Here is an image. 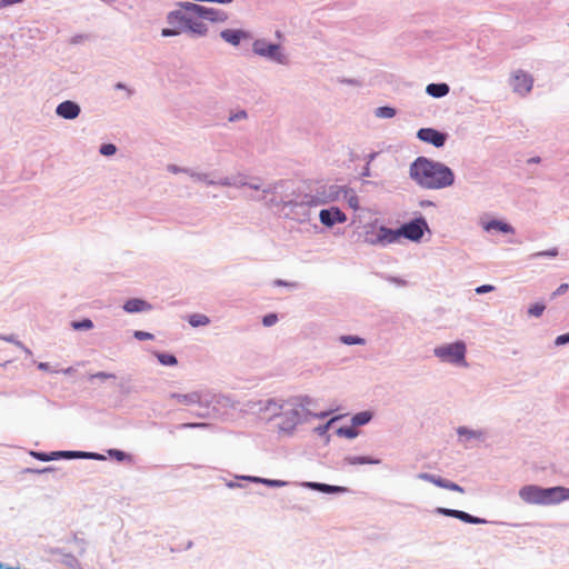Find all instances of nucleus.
<instances>
[{
	"mask_svg": "<svg viewBox=\"0 0 569 569\" xmlns=\"http://www.w3.org/2000/svg\"><path fill=\"white\" fill-rule=\"evenodd\" d=\"M411 178L422 188L441 189L453 183L455 176L447 166L419 157L410 166Z\"/></svg>",
	"mask_w": 569,
	"mask_h": 569,
	"instance_id": "nucleus-1",
	"label": "nucleus"
},
{
	"mask_svg": "<svg viewBox=\"0 0 569 569\" xmlns=\"http://www.w3.org/2000/svg\"><path fill=\"white\" fill-rule=\"evenodd\" d=\"M519 496L525 502L530 505H556L569 499V488L561 486L541 488L529 485L519 490Z\"/></svg>",
	"mask_w": 569,
	"mask_h": 569,
	"instance_id": "nucleus-2",
	"label": "nucleus"
},
{
	"mask_svg": "<svg viewBox=\"0 0 569 569\" xmlns=\"http://www.w3.org/2000/svg\"><path fill=\"white\" fill-rule=\"evenodd\" d=\"M466 352V343L462 341L440 346L433 350L435 356L438 357L441 361L463 367H467Z\"/></svg>",
	"mask_w": 569,
	"mask_h": 569,
	"instance_id": "nucleus-3",
	"label": "nucleus"
},
{
	"mask_svg": "<svg viewBox=\"0 0 569 569\" xmlns=\"http://www.w3.org/2000/svg\"><path fill=\"white\" fill-rule=\"evenodd\" d=\"M190 7H197L196 3L192 2H184L183 8L189 10L190 16H188L187 19V31L203 36L207 32L206 24L203 23V19L199 11L191 9Z\"/></svg>",
	"mask_w": 569,
	"mask_h": 569,
	"instance_id": "nucleus-4",
	"label": "nucleus"
},
{
	"mask_svg": "<svg viewBox=\"0 0 569 569\" xmlns=\"http://www.w3.org/2000/svg\"><path fill=\"white\" fill-rule=\"evenodd\" d=\"M425 228H427L425 219H416L399 228L400 238L405 237L411 241H419L423 236Z\"/></svg>",
	"mask_w": 569,
	"mask_h": 569,
	"instance_id": "nucleus-5",
	"label": "nucleus"
},
{
	"mask_svg": "<svg viewBox=\"0 0 569 569\" xmlns=\"http://www.w3.org/2000/svg\"><path fill=\"white\" fill-rule=\"evenodd\" d=\"M399 239V229L392 230L386 227H380L375 238L366 237L365 241L370 244H388L397 242Z\"/></svg>",
	"mask_w": 569,
	"mask_h": 569,
	"instance_id": "nucleus-6",
	"label": "nucleus"
},
{
	"mask_svg": "<svg viewBox=\"0 0 569 569\" xmlns=\"http://www.w3.org/2000/svg\"><path fill=\"white\" fill-rule=\"evenodd\" d=\"M417 137L423 141V142H427V143H430L437 148H440L445 144L446 142V134L436 130V129H432V128H422L418 131L417 133Z\"/></svg>",
	"mask_w": 569,
	"mask_h": 569,
	"instance_id": "nucleus-7",
	"label": "nucleus"
},
{
	"mask_svg": "<svg viewBox=\"0 0 569 569\" xmlns=\"http://www.w3.org/2000/svg\"><path fill=\"white\" fill-rule=\"evenodd\" d=\"M169 398L184 407L203 406L201 391H191L188 393L173 392L170 393Z\"/></svg>",
	"mask_w": 569,
	"mask_h": 569,
	"instance_id": "nucleus-8",
	"label": "nucleus"
},
{
	"mask_svg": "<svg viewBox=\"0 0 569 569\" xmlns=\"http://www.w3.org/2000/svg\"><path fill=\"white\" fill-rule=\"evenodd\" d=\"M253 51L259 56L269 57L282 62V56L279 52L278 44L267 43L264 40H257L253 42Z\"/></svg>",
	"mask_w": 569,
	"mask_h": 569,
	"instance_id": "nucleus-9",
	"label": "nucleus"
},
{
	"mask_svg": "<svg viewBox=\"0 0 569 569\" xmlns=\"http://www.w3.org/2000/svg\"><path fill=\"white\" fill-rule=\"evenodd\" d=\"M319 219L322 224L332 227L335 223H343L347 216L339 208L322 209L319 213Z\"/></svg>",
	"mask_w": 569,
	"mask_h": 569,
	"instance_id": "nucleus-10",
	"label": "nucleus"
},
{
	"mask_svg": "<svg viewBox=\"0 0 569 569\" xmlns=\"http://www.w3.org/2000/svg\"><path fill=\"white\" fill-rule=\"evenodd\" d=\"M190 16L189 10L183 8V3L179 10L172 11L168 14L167 20L168 23L172 27H176L180 30V33L187 31V19Z\"/></svg>",
	"mask_w": 569,
	"mask_h": 569,
	"instance_id": "nucleus-11",
	"label": "nucleus"
},
{
	"mask_svg": "<svg viewBox=\"0 0 569 569\" xmlns=\"http://www.w3.org/2000/svg\"><path fill=\"white\" fill-rule=\"evenodd\" d=\"M532 78L531 76L519 71L513 76L512 87L513 90L520 94H526L532 89Z\"/></svg>",
	"mask_w": 569,
	"mask_h": 569,
	"instance_id": "nucleus-12",
	"label": "nucleus"
},
{
	"mask_svg": "<svg viewBox=\"0 0 569 569\" xmlns=\"http://www.w3.org/2000/svg\"><path fill=\"white\" fill-rule=\"evenodd\" d=\"M193 10H197L200 12L203 21H211V22H223L227 20L226 12L221 10H217L213 8H207L200 4H197V7H190Z\"/></svg>",
	"mask_w": 569,
	"mask_h": 569,
	"instance_id": "nucleus-13",
	"label": "nucleus"
},
{
	"mask_svg": "<svg viewBox=\"0 0 569 569\" xmlns=\"http://www.w3.org/2000/svg\"><path fill=\"white\" fill-rule=\"evenodd\" d=\"M56 112L59 117L71 120L79 116L80 107L76 102L67 100L58 104Z\"/></svg>",
	"mask_w": 569,
	"mask_h": 569,
	"instance_id": "nucleus-14",
	"label": "nucleus"
},
{
	"mask_svg": "<svg viewBox=\"0 0 569 569\" xmlns=\"http://www.w3.org/2000/svg\"><path fill=\"white\" fill-rule=\"evenodd\" d=\"M123 309L129 313H133L150 310L151 306L141 299H130L124 303Z\"/></svg>",
	"mask_w": 569,
	"mask_h": 569,
	"instance_id": "nucleus-15",
	"label": "nucleus"
},
{
	"mask_svg": "<svg viewBox=\"0 0 569 569\" xmlns=\"http://www.w3.org/2000/svg\"><path fill=\"white\" fill-rule=\"evenodd\" d=\"M221 37L224 41L237 46L239 44L240 40L246 37V33L241 30L227 29L221 32Z\"/></svg>",
	"mask_w": 569,
	"mask_h": 569,
	"instance_id": "nucleus-16",
	"label": "nucleus"
},
{
	"mask_svg": "<svg viewBox=\"0 0 569 569\" xmlns=\"http://www.w3.org/2000/svg\"><path fill=\"white\" fill-rule=\"evenodd\" d=\"M427 93L435 98L445 97L449 92L447 83H430L426 89Z\"/></svg>",
	"mask_w": 569,
	"mask_h": 569,
	"instance_id": "nucleus-17",
	"label": "nucleus"
},
{
	"mask_svg": "<svg viewBox=\"0 0 569 569\" xmlns=\"http://www.w3.org/2000/svg\"><path fill=\"white\" fill-rule=\"evenodd\" d=\"M32 455L41 461H49V460L56 459L58 457L71 458V457L78 456L77 452H72V451H58V452H52L50 456L47 453H42V452H33Z\"/></svg>",
	"mask_w": 569,
	"mask_h": 569,
	"instance_id": "nucleus-18",
	"label": "nucleus"
},
{
	"mask_svg": "<svg viewBox=\"0 0 569 569\" xmlns=\"http://www.w3.org/2000/svg\"><path fill=\"white\" fill-rule=\"evenodd\" d=\"M486 230H498L500 232H503V233H512L513 232V228L506 223V222H502V221H499V220H492V221H489L486 226H485Z\"/></svg>",
	"mask_w": 569,
	"mask_h": 569,
	"instance_id": "nucleus-19",
	"label": "nucleus"
},
{
	"mask_svg": "<svg viewBox=\"0 0 569 569\" xmlns=\"http://www.w3.org/2000/svg\"><path fill=\"white\" fill-rule=\"evenodd\" d=\"M307 486L326 493L345 491V488L342 487L330 486L326 483L309 482Z\"/></svg>",
	"mask_w": 569,
	"mask_h": 569,
	"instance_id": "nucleus-20",
	"label": "nucleus"
},
{
	"mask_svg": "<svg viewBox=\"0 0 569 569\" xmlns=\"http://www.w3.org/2000/svg\"><path fill=\"white\" fill-rule=\"evenodd\" d=\"M419 478L423 479L426 481H429L440 488H445V489H447L448 486H450V483H451V481H449V480H446V479H442L440 477H436V476L429 475V473H421V475H419Z\"/></svg>",
	"mask_w": 569,
	"mask_h": 569,
	"instance_id": "nucleus-21",
	"label": "nucleus"
},
{
	"mask_svg": "<svg viewBox=\"0 0 569 569\" xmlns=\"http://www.w3.org/2000/svg\"><path fill=\"white\" fill-rule=\"evenodd\" d=\"M453 518H457L467 523H483V522H486L485 519L473 517V516H471L465 511H460V510H456V513H453Z\"/></svg>",
	"mask_w": 569,
	"mask_h": 569,
	"instance_id": "nucleus-22",
	"label": "nucleus"
},
{
	"mask_svg": "<svg viewBox=\"0 0 569 569\" xmlns=\"http://www.w3.org/2000/svg\"><path fill=\"white\" fill-rule=\"evenodd\" d=\"M347 461L350 465H366V463L377 465V463H380L379 459H372L369 457H358V456L348 457Z\"/></svg>",
	"mask_w": 569,
	"mask_h": 569,
	"instance_id": "nucleus-23",
	"label": "nucleus"
},
{
	"mask_svg": "<svg viewBox=\"0 0 569 569\" xmlns=\"http://www.w3.org/2000/svg\"><path fill=\"white\" fill-rule=\"evenodd\" d=\"M189 323L192 327L206 326L209 323V318L204 315L194 313L189 317Z\"/></svg>",
	"mask_w": 569,
	"mask_h": 569,
	"instance_id": "nucleus-24",
	"label": "nucleus"
},
{
	"mask_svg": "<svg viewBox=\"0 0 569 569\" xmlns=\"http://www.w3.org/2000/svg\"><path fill=\"white\" fill-rule=\"evenodd\" d=\"M159 362L163 366H174L178 363L177 358L169 353H157Z\"/></svg>",
	"mask_w": 569,
	"mask_h": 569,
	"instance_id": "nucleus-25",
	"label": "nucleus"
},
{
	"mask_svg": "<svg viewBox=\"0 0 569 569\" xmlns=\"http://www.w3.org/2000/svg\"><path fill=\"white\" fill-rule=\"evenodd\" d=\"M370 419H371V413L367 412V411H363V412L357 413L352 418V422H353L355 426H362V425H366L367 422H369Z\"/></svg>",
	"mask_w": 569,
	"mask_h": 569,
	"instance_id": "nucleus-26",
	"label": "nucleus"
},
{
	"mask_svg": "<svg viewBox=\"0 0 569 569\" xmlns=\"http://www.w3.org/2000/svg\"><path fill=\"white\" fill-rule=\"evenodd\" d=\"M346 199L350 208L353 210L359 209V198L352 190H346Z\"/></svg>",
	"mask_w": 569,
	"mask_h": 569,
	"instance_id": "nucleus-27",
	"label": "nucleus"
},
{
	"mask_svg": "<svg viewBox=\"0 0 569 569\" xmlns=\"http://www.w3.org/2000/svg\"><path fill=\"white\" fill-rule=\"evenodd\" d=\"M338 435L352 439L358 436V431L353 427H341L338 429Z\"/></svg>",
	"mask_w": 569,
	"mask_h": 569,
	"instance_id": "nucleus-28",
	"label": "nucleus"
},
{
	"mask_svg": "<svg viewBox=\"0 0 569 569\" xmlns=\"http://www.w3.org/2000/svg\"><path fill=\"white\" fill-rule=\"evenodd\" d=\"M376 114L380 118H392L396 111L390 107H380L377 109Z\"/></svg>",
	"mask_w": 569,
	"mask_h": 569,
	"instance_id": "nucleus-29",
	"label": "nucleus"
},
{
	"mask_svg": "<svg viewBox=\"0 0 569 569\" xmlns=\"http://www.w3.org/2000/svg\"><path fill=\"white\" fill-rule=\"evenodd\" d=\"M251 480L256 481V482H262L270 487H283L287 483L286 481H282V480H269V479H261V478H251Z\"/></svg>",
	"mask_w": 569,
	"mask_h": 569,
	"instance_id": "nucleus-30",
	"label": "nucleus"
},
{
	"mask_svg": "<svg viewBox=\"0 0 569 569\" xmlns=\"http://www.w3.org/2000/svg\"><path fill=\"white\" fill-rule=\"evenodd\" d=\"M93 326L92 321L90 319H84L82 321H73L72 328L76 330L79 329H91Z\"/></svg>",
	"mask_w": 569,
	"mask_h": 569,
	"instance_id": "nucleus-31",
	"label": "nucleus"
},
{
	"mask_svg": "<svg viewBox=\"0 0 569 569\" xmlns=\"http://www.w3.org/2000/svg\"><path fill=\"white\" fill-rule=\"evenodd\" d=\"M341 341L346 345H363L365 340L353 336H342Z\"/></svg>",
	"mask_w": 569,
	"mask_h": 569,
	"instance_id": "nucleus-32",
	"label": "nucleus"
},
{
	"mask_svg": "<svg viewBox=\"0 0 569 569\" xmlns=\"http://www.w3.org/2000/svg\"><path fill=\"white\" fill-rule=\"evenodd\" d=\"M543 311H545V305L535 303L533 306H531L529 308L528 313L533 317H540Z\"/></svg>",
	"mask_w": 569,
	"mask_h": 569,
	"instance_id": "nucleus-33",
	"label": "nucleus"
},
{
	"mask_svg": "<svg viewBox=\"0 0 569 569\" xmlns=\"http://www.w3.org/2000/svg\"><path fill=\"white\" fill-rule=\"evenodd\" d=\"M116 151H117V148L112 143L102 144L100 148V152L103 156H112L116 153Z\"/></svg>",
	"mask_w": 569,
	"mask_h": 569,
	"instance_id": "nucleus-34",
	"label": "nucleus"
},
{
	"mask_svg": "<svg viewBox=\"0 0 569 569\" xmlns=\"http://www.w3.org/2000/svg\"><path fill=\"white\" fill-rule=\"evenodd\" d=\"M457 432H458L459 436H466L468 438L480 437L481 436V433L472 431V430H469L466 427H459Z\"/></svg>",
	"mask_w": 569,
	"mask_h": 569,
	"instance_id": "nucleus-35",
	"label": "nucleus"
},
{
	"mask_svg": "<svg viewBox=\"0 0 569 569\" xmlns=\"http://www.w3.org/2000/svg\"><path fill=\"white\" fill-rule=\"evenodd\" d=\"M277 321H278V317L276 313H269V315L264 316L262 319V323L266 327L273 326Z\"/></svg>",
	"mask_w": 569,
	"mask_h": 569,
	"instance_id": "nucleus-36",
	"label": "nucleus"
},
{
	"mask_svg": "<svg viewBox=\"0 0 569 569\" xmlns=\"http://www.w3.org/2000/svg\"><path fill=\"white\" fill-rule=\"evenodd\" d=\"M133 336H134V338H137L140 341L150 340L153 338V336L151 333L146 332V331H134Z\"/></svg>",
	"mask_w": 569,
	"mask_h": 569,
	"instance_id": "nucleus-37",
	"label": "nucleus"
},
{
	"mask_svg": "<svg viewBox=\"0 0 569 569\" xmlns=\"http://www.w3.org/2000/svg\"><path fill=\"white\" fill-rule=\"evenodd\" d=\"M91 379H114L116 376L113 373H106V372H97L94 375H91Z\"/></svg>",
	"mask_w": 569,
	"mask_h": 569,
	"instance_id": "nucleus-38",
	"label": "nucleus"
},
{
	"mask_svg": "<svg viewBox=\"0 0 569 569\" xmlns=\"http://www.w3.org/2000/svg\"><path fill=\"white\" fill-rule=\"evenodd\" d=\"M162 36L163 37H171V36H177V34H180V30H178L176 27H172V28H166L162 30Z\"/></svg>",
	"mask_w": 569,
	"mask_h": 569,
	"instance_id": "nucleus-39",
	"label": "nucleus"
},
{
	"mask_svg": "<svg viewBox=\"0 0 569 569\" xmlns=\"http://www.w3.org/2000/svg\"><path fill=\"white\" fill-rule=\"evenodd\" d=\"M109 455L111 457H114L119 461H122L126 457V453L123 451L116 450V449L109 450Z\"/></svg>",
	"mask_w": 569,
	"mask_h": 569,
	"instance_id": "nucleus-40",
	"label": "nucleus"
},
{
	"mask_svg": "<svg viewBox=\"0 0 569 569\" xmlns=\"http://www.w3.org/2000/svg\"><path fill=\"white\" fill-rule=\"evenodd\" d=\"M568 288H569L568 283L560 284L558 287V289L551 295V298L563 295L565 292H567Z\"/></svg>",
	"mask_w": 569,
	"mask_h": 569,
	"instance_id": "nucleus-41",
	"label": "nucleus"
},
{
	"mask_svg": "<svg viewBox=\"0 0 569 569\" xmlns=\"http://www.w3.org/2000/svg\"><path fill=\"white\" fill-rule=\"evenodd\" d=\"M557 254H558L557 249H552V250H548V251L537 252L533 256L535 257H540V256L556 257Z\"/></svg>",
	"mask_w": 569,
	"mask_h": 569,
	"instance_id": "nucleus-42",
	"label": "nucleus"
},
{
	"mask_svg": "<svg viewBox=\"0 0 569 569\" xmlns=\"http://www.w3.org/2000/svg\"><path fill=\"white\" fill-rule=\"evenodd\" d=\"M567 342H569V333L558 336L556 339V345H558V346L565 345Z\"/></svg>",
	"mask_w": 569,
	"mask_h": 569,
	"instance_id": "nucleus-43",
	"label": "nucleus"
},
{
	"mask_svg": "<svg viewBox=\"0 0 569 569\" xmlns=\"http://www.w3.org/2000/svg\"><path fill=\"white\" fill-rule=\"evenodd\" d=\"M491 290H493V287H492V286H490V284H483V286L478 287V288L476 289V292H477V293H485V292H489V291H491Z\"/></svg>",
	"mask_w": 569,
	"mask_h": 569,
	"instance_id": "nucleus-44",
	"label": "nucleus"
},
{
	"mask_svg": "<svg viewBox=\"0 0 569 569\" xmlns=\"http://www.w3.org/2000/svg\"><path fill=\"white\" fill-rule=\"evenodd\" d=\"M246 117H247L246 112H244V111H241V112H239V113H236L234 116H231V117L229 118V120H230V121H234V120L243 119V118H246Z\"/></svg>",
	"mask_w": 569,
	"mask_h": 569,
	"instance_id": "nucleus-45",
	"label": "nucleus"
},
{
	"mask_svg": "<svg viewBox=\"0 0 569 569\" xmlns=\"http://www.w3.org/2000/svg\"><path fill=\"white\" fill-rule=\"evenodd\" d=\"M439 511L449 517H453V513H456V510H453V509L441 508V509H439Z\"/></svg>",
	"mask_w": 569,
	"mask_h": 569,
	"instance_id": "nucleus-46",
	"label": "nucleus"
},
{
	"mask_svg": "<svg viewBox=\"0 0 569 569\" xmlns=\"http://www.w3.org/2000/svg\"><path fill=\"white\" fill-rule=\"evenodd\" d=\"M206 423H183V428H198V427H206Z\"/></svg>",
	"mask_w": 569,
	"mask_h": 569,
	"instance_id": "nucleus-47",
	"label": "nucleus"
},
{
	"mask_svg": "<svg viewBox=\"0 0 569 569\" xmlns=\"http://www.w3.org/2000/svg\"><path fill=\"white\" fill-rule=\"evenodd\" d=\"M453 491L463 492V488L460 487L459 485H456Z\"/></svg>",
	"mask_w": 569,
	"mask_h": 569,
	"instance_id": "nucleus-48",
	"label": "nucleus"
},
{
	"mask_svg": "<svg viewBox=\"0 0 569 569\" xmlns=\"http://www.w3.org/2000/svg\"><path fill=\"white\" fill-rule=\"evenodd\" d=\"M38 368L44 370L47 369V363L41 362L38 365Z\"/></svg>",
	"mask_w": 569,
	"mask_h": 569,
	"instance_id": "nucleus-49",
	"label": "nucleus"
},
{
	"mask_svg": "<svg viewBox=\"0 0 569 569\" xmlns=\"http://www.w3.org/2000/svg\"><path fill=\"white\" fill-rule=\"evenodd\" d=\"M0 569H19V568L6 567L3 563L0 562Z\"/></svg>",
	"mask_w": 569,
	"mask_h": 569,
	"instance_id": "nucleus-50",
	"label": "nucleus"
},
{
	"mask_svg": "<svg viewBox=\"0 0 569 569\" xmlns=\"http://www.w3.org/2000/svg\"><path fill=\"white\" fill-rule=\"evenodd\" d=\"M539 161H540V159H539V158H532V159H530L528 162H535V163H538Z\"/></svg>",
	"mask_w": 569,
	"mask_h": 569,
	"instance_id": "nucleus-51",
	"label": "nucleus"
},
{
	"mask_svg": "<svg viewBox=\"0 0 569 569\" xmlns=\"http://www.w3.org/2000/svg\"><path fill=\"white\" fill-rule=\"evenodd\" d=\"M456 485H457V483L451 482V483H450V486H448V488H447V489H449V490H452V491H453V488H455V486H456Z\"/></svg>",
	"mask_w": 569,
	"mask_h": 569,
	"instance_id": "nucleus-52",
	"label": "nucleus"
},
{
	"mask_svg": "<svg viewBox=\"0 0 569 569\" xmlns=\"http://www.w3.org/2000/svg\"><path fill=\"white\" fill-rule=\"evenodd\" d=\"M116 88H117V89H123V88H124V86H123L122 83H117Z\"/></svg>",
	"mask_w": 569,
	"mask_h": 569,
	"instance_id": "nucleus-53",
	"label": "nucleus"
},
{
	"mask_svg": "<svg viewBox=\"0 0 569 569\" xmlns=\"http://www.w3.org/2000/svg\"><path fill=\"white\" fill-rule=\"evenodd\" d=\"M7 341L13 342L12 338H6Z\"/></svg>",
	"mask_w": 569,
	"mask_h": 569,
	"instance_id": "nucleus-54",
	"label": "nucleus"
}]
</instances>
